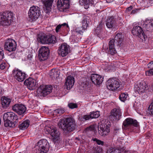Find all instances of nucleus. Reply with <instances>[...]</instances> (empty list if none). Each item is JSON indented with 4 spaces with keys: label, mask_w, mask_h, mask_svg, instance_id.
Returning a JSON list of instances; mask_svg holds the SVG:
<instances>
[{
    "label": "nucleus",
    "mask_w": 153,
    "mask_h": 153,
    "mask_svg": "<svg viewBox=\"0 0 153 153\" xmlns=\"http://www.w3.org/2000/svg\"><path fill=\"white\" fill-rule=\"evenodd\" d=\"M25 85H27L28 88L30 90H33L38 88L37 90V95L39 96L45 97L50 94L52 90V87L51 85H40L39 87L36 85V82L35 80L31 78H29L26 79L24 82Z\"/></svg>",
    "instance_id": "f257e3e1"
},
{
    "label": "nucleus",
    "mask_w": 153,
    "mask_h": 153,
    "mask_svg": "<svg viewBox=\"0 0 153 153\" xmlns=\"http://www.w3.org/2000/svg\"><path fill=\"white\" fill-rule=\"evenodd\" d=\"M58 125L66 134H68L74 130L76 126L75 121L73 117H68L64 120H60Z\"/></svg>",
    "instance_id": "f03ea898"
},
{
    "label": "nucleus",
    "mask_w": 153,
    "mask_h": 153,
    "mask_svg": "<svg viewBox=\"0 0 153 153\" xmlns=\"http://www.w3.org/2000/svg\"><path fill=\"white\" fill-rule=\"evenodd\" d=\"M124 34L122 33H119L116 34L114 39H111L109 42V48H107L106 52L108 53L113 55L116 53V51L114 47V42L117 41V44L119 46L123 45V42L124 40Z\"/></svg>",
    "instance_id": "7ed1b4c3"
},
{
    "label": "nucleus",
    "mask_w": 153,
    "mask_h": 153,
    "mask_svg": "<svg viewBox=\"0 0 153 153\" xmlns=\"http://www.w3.org/2000/svg\"><path fill=\"white\" fill-rule=\"evenodd\" d=\"M18 117L16 114L12 112H8L4 114L3 120L5 127H14L18 122Z\"/></svg>",
    "instance_id": "20e7f679"
},
{
    "label": "nucleus",
    "mask_w": 153,
    "mask_h": 153,
    "mask_svg": "<svg viewBox=\"0 0 153 153\" xmlns=\"http://www.w3.org/2000/svg\"><path fill=\"white\" fill-rule=\"evenodd\" d=\"M13 13L9 11L0 13V25H9L13 20Z\"/></svg>",
    "instance_id": "39448f33"
},
{
    "label": "nucleus",
    "mask_w": 153,
    "mask_h": 153,
    "mask_svg": "<svg viewBox=\"0 0 153 153\" xmlns=\"http://www.w3.org/2000/svg\"><path fill=\"white\" fill-rule=\"evenodd\" d=\"M37 153H46L49 150V145L45 139H42L37 143L35 147Z\"/></svg>",
    "instance_id": "423d86ee"
},
{
    "label": "nucleus",
    "mask_w": 153,
    "mask_h": 153,
    "mask_svg": "<svg viewBox=\"0 0 153 153\" xmlns=\"http://www.w3.org/2000/svg\"><path fill=\"white\" fill-rule=\"evenodd\" d=\"M37 39L42 43L44 44H54L57 42L56 37L51 34L42 35H39Z\"/></svg>",
    "instance_id": "0eeeda50"
},
{
    "label": "nucleus",
    "mask_w": 153,
    "mask_h": 153,
    "mask_svg": "<svg viewBox=\"0 0 153 153\" xmlns=\"http://www.w3.org/2000/svg\"><path fill=\"white\" fill-rule=\"evenodd\" d=\"M40 12L39 8L37 6H33L30 8L28 13L29 17L31 22L36 21L39 18Z\"/></svg>",
    "instance_id": "6e6552de"
},
{
    "label": "nucleus",
    "mask_w": 153,
    "mask_h": 153,
    "mask_svg": "<svg viewBox=\"0 0 153 153\" xmlns=\"http://www.w3.org/2000/svg\"><path fill=\"white\" fill-rule=\"evenodd\" d=\"M138 126V123L136 120L128 117L123 122L122 128L124 129L127 130L133 126L137 127Z\"/></svg>",
    "instance_id": "1a4fd4ad"
},
{
    "label": "nucleus",
    "mask_w": 153,
    "mask_h": 153,
    "mask_svg": "<svg viewBox=\"0 0 153 153\" xmlns=\"http://www.w3.org/2000/svg\"><path fill=\"white\" fill-rule=\"evenodd\" d=\"M107 88L110 90L114 91L120 86V83L118 80L116 78L109 79L106 82Z\"/></svg>",
    "instance_id": "9d476101"
},
{
    "label": "nucleus",
    "mask_w": 153,
    "mask_h": 153,
    "mask_svg": "<svg viewBox=\"0 0 153 153\" xmlns=\"http://www.w3.org/2000/svg\"><path fill=\"white\" fill-rule=\"evenodd\" d=\"M38 56L40 61L47 60L49 56L50 50L48 47L42 46L39 51Z\"/></svg>",
    "instance_id": "9b49d317"
},
{
    "label": "nucleus",
    "mask_w": 153,
    "mask_h": 153,
    "mask_svg": "<svg viewBox=\"0 0 153 153\" xmlns=\"http://www.w3.org/2000/svg\"><path fill=\"white\" fill-rule=\"evenodd\" d=\"M131 33L134 35L137 36L143 41H145L147 36L144 33L142 28L139 26H137L133 27L131 30Z\"/></svg>",
    "instance_id": "f8f14e48"
},
{
    "label": "nucleus",
    "mask_w": 153,
    "mask_h": 153,
    "mask_svg": "<svg viewBox=\"0 0 153 153\" xmlns=\"http://www.w3.org/2000/svg\"><path fill=\"white\" fill-rule=\"evenodd\" d=\"M4 49L10 52L15 51L17 45L15 40L11 39H8L4 45Z\"/></svg>",
    "instance_id": "ddd939ff"
},
{
    "label": "nucleus",
    "mask_w": 153,
    "mask_h": 153,
    "mask_svg": "<svg viewBox=\"0 0 153 153\" xmlns=\"http://www.w3.org/2000/svg\"><path fill=\"white\" fill-rule=\"evenodd\" d=\"M70 50L69 45L65 43H62L59 47L58 50V54L62 57L65 56L69 52Z\"/></svg>",
    "instance_id": "4468645a"
},
{
    "label": "nucleus",
    "mask_w": 153,
    "mask_h": 153,
    "mask_svg": "<svg viewBox=\"0 0 153 153\" xmlns=\"http://www.w3.org/2000/svg\"><path fill=\"white\" fill-rule=\"evenodd\" d=\"M12 73L15 78L19 82L23 81L26 78V74L17 69H14Z\"/></svg>",
    "instance_id": "2eb2a0df"
},
{
    "label": "nucleus",
    "mask_w": 153,
    "mask_h": 153,
    "mask_svg": "<svg viewBox=\"0 0 153 153\" xmlns=\"http://www.w3.org/2000/svg\"><path fill=\"white\" fill-rule=\"evenodd\" d=\"M12 109L18 114L22 115L25 112L26 108L23 105L16 104L12 106Z\"/></svg>",
    "instance_id": "dca6fc26"
},
{
    "label": "nucleus",
    "mask_w": 153,
    "mask_h": 153,
    "mask_svg": "<svg viewBox=\"0 0 153 153\" xmlns=\"http://www.w3.org/2000/svg\"><path fill=\"white\" fill-rule=\"evenodd\" d=\"M110 127L109 122H108L106 124L100 125L99 128H98L99 134L102 136L107 135L110 131Z\"/></svg>",
    "instance_id": "f3484780"
},
{
    "label": "nucleus",
    "mask_w": 153,
    "mask_h": 153,
    "mask_svg": "<svg viewBox=\"0 0 153 153\" xmlns=\"http://www.w3.org/2000/svg\"><path fill=\"white\" fill-rule=\"evenodd\" d=\"M111 117L113 120L118 121L121 118L122 114L120 109L114 108L111 111Z\"/></svg>",
    "instance_id": "a211bd4d"
},
{
    "label": "nucleus",
    "mask_w": 153,
    "mask_h": 153,
    "mask_svg": "<svg viewBox=\"0 0 153 153\" xmlns=\"http://www.w3.org/2000/svg\"><path fill=\"white\" fill-rule=\"evenodd\" d=\"M75 82L74 78L71 76H68L66 79L65 84L64 85L65 89L69 90L73 86Z\"/></svg>",
    "instance_id": "6ab92c4d"
},
{
    "label": "nucleus",
    "mask_w": 153,
    "mask_h": 153,
    "mask_svg": "<svg viewBox=\"0 0 153 153\" xmlns=\"http://www.w3.org/2000/svg\"><path fill=\"white\" fill-rule=\"evenodd\" d=\"M69 0H58L57 6L58 8L64 11L69 8Z\"/></svg>",
    "instance_id": "aec40b11"
},
{
    "label": "nucleus",
    "mask_w": 153,
    "mask_h": 153,
    "mask_svg": "<svg viewBox=\"0 0 153 153\" xmlns=\"http://www.w3.org/2000/svg\"><path fill=\"white\" fill-rule=\"evenodd\" d=\"M103 78L99 75L93 74H91V77L92 83L96 85H99L103 81Z\"/></svg>",
    "instance_id": "412c9836"
},
{
    "label": "nucleus",
    "mask_w": 153,
    "mask_h": 153,
    "mask_svg": "<svg viewBox=\"0 0 153 153\" xmlns=\"http://www.w3.org/2000/svg\"><path fill=\"white\" fill-rule=\"evenodd\" d=\"M48 131L54 140H56L55 141L59 139L60 133L56 128H50Z\"/></svg>",
    "instance_id": "4be33fe9"
},
{
    "label": "nucleus",
    "mask_w": 153,
    "mask_h": 153,
    "mask_svg": "<svg viewBox=\"0 0 153 153\" xmlns=\"http://www.w3.org/2000/svg\"><path fill=\"white\" fill-rule=\"evenodd\" d=\"M135 90L138 93H143L145 90H146L148 89V87L147 86L146 82L143 81L139 82L137 85Z\"/></svg>",
    "instance_id": "5701e85b"
},
{
    "label": "nucleus",
    "mask_w": 153,
    "mask_h": 153,
    "mask_svg": "<svg viewBox=\"0 0 153 153\" xmlns=\"http://www.w3.org/2000/svg\"><path fill=\"white\" fill-rule=\"evenodd\" d=\"M105 22L106 25L108 28H114L116 26V21L113 16L108 17Z\"/></svg>",
    "instance_id": "b1692460"
},
{
    "label": "nucleus",
    "mask_w": 153,
    "mask_h": 153,
    "mask_svg": "<svg viewBox=\"0 0 153 153\" xmlns=\"http://www.w3.org/2000/svg\"><path fill=\"white\" fill-rule=\"evenodd\" d=\"M125 149V147H120L119 149L116 148L111 147L107 150L106 153H120L121 152L126 153L129 152L128 151L126 150Z\"/></svg>",
    "instance_id": "393cba45"
},
{
    "label": "nucleus",
    "mask_w": 153,
    "mask_h": 153,
    "mask_svg": "<svg viewBox=\"0 0 153 153\" xmlns=\"http://www.w3.org/2000/svg\"><path fill=\"white\" fill-rule=\"evenodd\" d=\"M43 4L45 5L46 9H45V11L48 13L50 10L51 7L52 6L53 2L54 0H41Z\"/></svg>",
    "instance_id": "a878e982"
},
{
    "label": "nucleus",
    "mask_w": 153,
    "mask_h": 153,
    "mask_svg": "<svg viewBox=\"0 0 153 153\" xmlns=\"http://www.w3.org/2000/svg\"><path fill=\"white\" fill-rule=\"evenodd\" d=\"M1 102L2 107L4 108H6L9 107L11 102V100L5 97H2L1 98Z\"/></svg>",
    "instance_id": "bb28decb"
},
{
    "label": "nucleus",
    "mask_w": 153,
    "mask_h": 153,
    "mask_svg": "<svg viewBox=\"0 0 153 153\" xmlns=\"http://www.w3.org/2000/svg\"><path fill=\"white\" fill-rule=\"evenodd\" d=\"M80 4L82 5H84L85 8L86 9H88L89 6L94 4V0H79Z\"/></svg>",
    "instance_id": "cd10ccee"
},
{
    "label": "nucleus",
    "mask_w": 153,
    "mask_h": 153,
    "mask_svg": "<svg viewBox=\"0 0 153 153\" xmlns=\"http://www.w3.org/2000/svg\"><path fill=\"white\" fill-rule=\"evenodd\" d=\"M29 121L27 120L24 121L19 126V128L22 130H24L26 129L29 125Z\"/></svg>",
    "instance_id": "c85d7f7f"
},
{
    "label": "nucleus",
    "mask_w": 153,
    "mask_h": 153,
    "mask_svg": "<svg viewBox=\"0 0 153 153\" xmlns=\"http://www.w3.org/2000/svg\"><path fill=\"white\" fill-rule=\"evenodd\" d=\"M66 26L67 28H69V26L68 24L66 23H64L62 24L58 25L56 27L55 30L56 33L60 32L61 30L64 29L65 26Z\"/></svg>",
    "instance_id": "c756f323"
},
{
    "label": "nucleus",
    "mask_w": 153,
    "mask_h": 153,
    "mask_svg": "<svg viewBox=\"0 0 153 153\" xmlns=\"http://www.w3.org/2000/svg\"><path fill=\"white\" fill-rule=\"evenodd\" d=\"M100 112L98 111H93L88 115L90 119L96 118L100 116Z\"/></svg>",
    "instance_id": "7c9ffc66"
},
{
    "label": "nucleus",
    "mask_w": 153,
    "mask_h": 153,
    "mask_svg": "<svg viewBox=\"0 0 153 153\" xmlns=\"http://www.w3.org/2000/svg\"><path fill=\"white\" fill-rule=\"evenodd\" d=\"M49 76L52 79H54L59 77L58 71H56L55 69H52L49 73Z\"/></svg>",
    "instance_id": "2f4dec72"
},
{
    "label": "nucleus",
    "mask_w": 153,
    "mask_h": 153,
    "mask_svg": "<svg viewBox=\"0 0 153 153\" xmlns=\"http://www.w3.org/2000/svg\"><path fill=\"white\" fill-rule=\"evenodd\" d=\"M128 96V95L127 93H122L120 94L119 99L121 101L124 102L126 100Z\"/></svg>",
    "instance_id": "473e14b6"
},
{
    "label": "nucleus",
    "mask_w": 153,
    "mask_h": 153,
    "mask_svg": "<svg viewBox=\"0 0 153 153\" xmlns=\"http://www.w3.org/2000/svg\"><path fill=\"white\" fill-rule=\"evenodd\" d=\"M53 111L54 113L56 115H60L63 114L65 112V109L63 108H61L55 110Z\"/></svg>",
    "instance_id": "72a5a7b5"
},
{
    "label": "nucleus",
    "mask_w": 153,
    "mask_h": 153,
    "mask_svg": "<svg viewBox=\"0 0 153 153\" xmlns=\"http://www.w3.org/2000/svg\"><path fill=\"white\" fill-rule=\"evenodd\" d=\"M102 149L100 146H97L93 148V152L92 153H102Z\"/></svg>",
    "instance_id": "f704fd0d"
},
{
    "label": "nucleus",
    "mask_w": 153,
    "mask_h": 153,
    "mask_svg": "<svg viewBox=\"0 0 153 153\" xmlns=\"http://www.w3.org/2000/svg\"><path fill=\"white\" fill-rule=\"evenodd\" d=\"M82 28L83 30H85L87 29V27H88V24L87 23V19H84L82 20Z\"/></svg>",
    "instance_id": "c9c22d12"
},
{
    "label": "nucleus",
    "mask_w": 153,
    "mask_h": 153,
    "mask_svg": "<svg viewBox=\"0 0 153 153\" xmlns=\"http://www.w3.org/2000/svg\"><path fill=\"white\" fill-rule=\"evenodd\" d=\"M68 106L70 108L73 109L77 108L78 107V105L76 103L70 102L68 103Z\"/></svg>",
    "instance_id": "e433bc0d"
},
{
    "label": "nucleus",
    "mask_w": 153,
    "mask_h": 153,
    "mask_svg": "<svg viewBox=\"0 0 153 153\" xmlns=\"http://www.w3.org/2000/svg\"><path fill=\"white\" fill-rule=\"evenodd\" d=\"M148 110L150 115H153V102L148 107Z\"/></svg>",
    "instance_id": "4c0bfd02"
},
{
    "label": "nucleus",
    "mask_w": 153,
    "mask_h": 153,
    "mask_svg": "<svg viewBox=\"0 0 153 153\" xmlns=\"http://www.w3.org/2000/svg\"><path fill=\"white\" fill-rule=\"evenodd\" d=\"M92 140L94 141H95L99 145H101L103 146L104 145V142L96 138H93Z\"/></svg>",
    "instance_id": "58836bf2"
},
{
    "label": "nucleus",
    "mask_w": 153,
    "mask_h": 153,
    "mask_svg": "<svg viewBox=\"0 0 153 153\" xmlns=\"http://www.w3.org/2000/svg\"><path fill=\"white\" fill-rule=\"evenodd\" d=\"M80 121H85L90 119L88 115H85L82 117H79Z\"/></svg>",
    "instance_id": "ea45409f"
},
{
    "label": "nucleus",
    "mask_w": 153,
    "mask_h": 153,
    "mask_svg": "<svg viewBox=\"0 0 153 153\" xmlns=\"http://www.w3.org/2000/svg\"><path fill=\"white\" fill-rule=\"evenodd\" d=\"M146 76H151L153 75V69H151L149 71H146Z\"/></svg>",
    "instance_id": "a19ab883"
},
{
    "label": "nucleus",
    "mask_w": 153,
    "mask_h": 153,
    "mask_svg": "<svg viewBox=\"0 0 153 153\" xmlns=\"http://www.w3.org/2000/svg\"><path fill=\"white\" fill-rule=\"evenodd\" d=\"M4 57V51L0 48V62L2 60Z\"/></svg>",
    "instance_id": "79ce46f5"
},
{
    "label": "nucleus",
    "mask_w": 153,
    "mask_h": 153,
    "mask_svg": "<svg viewBox=\"0 0 153 153\" xmlns=\"http://www.w3.org/2000/svg\"><path fill=\"white\" fill-rule=\"evenodd\" d=\"M94 129L95 127H94V126L92 125L86 128L85 131H92L94 130Z\"/></svg>",
    "instance_id": "37998d69"
},
{
    "label": "nucleus",
    "mask_w": 153,
    "mask_h": 153,
    "mask_svg": "<svg viewBox=\"0 0 153 153\" xmlns=\"http://www.w3.org/2000/svg\"><path fill=\"white\" fill-rule=\"evenodd\" d=\"M141 9V8H137L131 11V14H134L137 13Z\"/></svg>",
    "instance_id": "c03bdc74"
},
{
    "label": "nucleus",
    "mask_w": 153,
    "mask_h": 153,
    "mask_svg": "<svg viewBox=\"0 0 153 153\" xmlns=\"http://www.w3.org/2000/svg\"><path fill=\"white\" fill-rule=\"evenodd\" d=\"M75 30L76 32L80 34H82L83 33V32L82 31V30L81 29V28H77L75 29Z\"/></svg>",
    "instance_id": "a18cd8bd"
},
{
    "label": "nucleus",
    "mask_w": 153,
    "mask_h": 153,
    "mask_svg": "<svg viewBox=\"0 0 153 153\" xmlns=\"http://www.w3.org/2000/svg\"><path fill=\"white\" fill-rule=\"evenodd\" d=\"M148 67L149 68H153V61H151L150 62L148 65Z\"/></svg>",
    "instance_id": "49530a36"
},
{
    "label": "nucleus",
    "mask_w": 153,
    "mask_h": 153,
    "mask_svg": "<svg viewBox=\"0 0 153 153\" xmlns=\"http://www.w3.org/2000/svg\"><path fill=\"white\" fill-rule=\"evenodd\" d=\"M5 65L6 64L4 63L1 64L0 65V69L1 70L4 69L5 68Z\"/></svg>",
    "instance_id": "de8ad7c7"
},
{
    "label": "nucleus",
    "mask_w": 153,
    "mask_h": 153,
    "mask_svg": "<svg viewBox=\"0 0 153 153\" xmlns=\"http://www.w3.org/2000/svg\"><path fill=\"white\" fill-rule=\"evenodd\" d=\"M133 8V7L132 6H130L129 7H128L126 9V11L128 12L130 11Z\"/></svg>",
    "instance_id": "09e8293b"
},
{
    "label": "nucleus",
    "mask_w": 153,
    "mask_h": 153,
    "mask_svg": "<svg viewBox=\"0 0 153 153\" xmlns=\"http://www.w3.org/2000/svg\"><path fill=\"white\" fill-rule=\"evenodd\" d=\"M149 24L153 27V20L151 21V22L149 23Z\"/></svg>",
    "instance_id": "8fccbe9b"
},
{
    "label": "nucleus",
    "mask_w": 153,
    "mask_h": 153,
    "mask_svg": "<svg viewBox=\"0 0 153 153\" xmlns=\"http://www.w3.org/2000/svg\"><path fill=\"white\" fill-rule=\"evenodd\" d=\"M106 2L108 3H110L111 2L113 1V0H106Z\"/></svg>",
    "instance_id": "3c124183"
},
{
    "label": "nucleus",
    "mask_w": 153,
    "mask_h": 153,
    "mask_svg": "<svg viewBox=\"0 0 153 153\" xmlns=\"http://www.w3.org/2000/svg\"><path fill=\"white\" fill-rule=\"evenodd\" d=\"M102 23V22H101V24H100L99 26V28H100L101 27V26H102V24L101 23Z\"/></svg>",
    "instance_id": "603ef678"
},
{
    "label": "nucleus",
    "mask_w": 153,
    "mask_h": 153,
    "mask_svg": "<svg viewBox=\"0 0 153 153\" xmlns=\"http://www.w3.org/2000/svg\"><path fill=\"white\" fill-rule=\"evenodd\" d=\"M31 56L30 55H29L28 56H27V58L28 59H30V58H31Z\"/></svg>",
    "instance_id": "864d4df0"
},
{
    "label": "nucleus",
    "mask_w": 153,
    "mask_h": 153,
    "mask_svg": "<svg viewBox=\"0 0 153 153\" xmlns=\"http://www.w3.org/2000/svg\"><path fill=\"white\" fill-rule=\"evenodd\" d=\"M76 140H79V139L78 138H77V137H76Z\"/></svg>",
    "instance_id": "5fc2aeb1"
},
{
    "label": "nucleus",
    "mask_w": 153,
    "mask_h": 153,
    "mask_svg": "<svg viewBox=\"0 0 153 153\" xmlns=\"http://www.w3.org/2000/svg\"><path fill=\"white\" fill-rule=\"evenodd\" d=\"M87 85H87V84H86V85L85 87H86L87 86Z\"/></svg>",
    "instance_id": "6e6d98bb"
},
{
    "label": "nucleus",
    "mask_w": 153,
    "mask_h": 153,
    "mask_svg": "<svg viewBox=\"0 0 153 153\" xmlns=\"http://www.w3.org/2000/svg\"><path fill=\"white\" fill-rule=\"evenodd\" d=\"M84 83L83 82V83L82 84V85H84Z\"/></svg>",
    "instance_id": "4d7b16f0"
},
{
    "label": "nucleus",
    "mask_w": 153,
    "mask_h": 153,
    "mask_svg": "<svg viewBox=\"0 0 153 153\" xmlns=\"http://www.w3.org/2000/svg\"><path fill=\"white\" fill-rule=\"evenodd\" d=\"M1 91H0V94H1Z\"/></svg>",
    "instance_id": "13d9d810"
},
{
    "label": "nucleus",
    "mask_w": 153,
    "mask_h": 153,
    "mask_svg": "<svg viewBox=\"0 0 153 153\" xmlns=\"http://www.w3.org/2000/svg\"><path fill=\"white\" fill-rule=\"evenodd\" d=\"M97 29L98 30V27H97Z\"/></svg>",
    "instance_id": "bf43d9fd"
}]
</instances>
